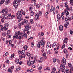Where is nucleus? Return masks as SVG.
Returning <instances> with one entry per match:
<instances>
[{
	"mask_svg": "<svg viewBox=\"0 0 73 73\" xmlns=\"http://www.w3.org/2000/svg\"><path fill=\"white\" fill-rule=\"evenodd\" d=\"M47 12H46L45 13V17L46 18H48V14H49V12L50 11L49 10H47Z\"/></svg>",
	"mask_w": 73,
	"mask_h": 73,
	"instance_id": "6e6552de",
	"label": "nucleus"
},
{
	"mask_svg": "<svg viewBox=\"0 0 73 73\" xmlns=\"http://www.w3.org/2000/svg\"><path fill=\"white\" fill-rule=\"evenodd\" d=\"M27 65L28 66H31V65H33L34 64V61H31V60H28L27 61Z\"/></svg>",
	"mask_w": 73,
	"mask_h": 73,
	"instance_id": "20e7f679",
	"label": "nucleus"
},
{
	"mask_svg": "<svg viewBox=\"0 0 73 73\" xmlns=\"http://www.w3.org/2000/svg\"><path fill=\"white\" fill-rule=\"evenodd\" d=\"M21 34H22V33H21L20 32V31H19L18 32H17L16 33L15 35H21Z\"/></svg>",
	"mask_w": 73,
	"mask_h": 73,
	"instance_id": "bb28decb",
	"label": "nucleus"
},
{
	"mask_svg": "<svg viewBox=\"0 0 73 73\" xmlns=\"http://www.w3.org/2000/svg\"><path fill=\"white\" fill-rule=\"evenodd\" d=\"M64 11L65 13H66V16H67L69 15V13L68 12V10L67 9H65L64 10Z\"/></svg>",
	"mask_w": 73,
	"mask_h": 73,
	"instance_id": "f8f14e48",
	"label": "nucleus"
},
{
	"mask_svg": "<svg viewBox=\"0 0 73 73\" xmlns=\"http://www.w3.org/2000/svg\"><path fill=\"white\" fill-rule=\"evenodd\" d=\"M30 14L31 16H33V15H34L35 13H34V12H33L31 11V12H30Z\"/></svg>",
	"mask_w": 73,
	"mask_h": 73,
	"instance_id": "393cba45",
	"label": "nucleus"
},
{
	"mask_svg": "<svg viewBox=\"0 0 73 73\" xmlns=\"http://www.w3.org/2000/svg\"><path fill=\"white\" fill-rule=\"evenodd\" d=\"M16 35L17 36V35L15 34L13 37V40H14L15 38H16Z\"/></svg>",
	"mask_w": 73,
	"mask_h": 73,
	"instance_id": "ea45409f",
	"label": "nucleus"
},
{
	"mask_svg": "<svg viewBox=\"0 0 73 73\" xmlns=\"http://www.w3.org/2000/svg\"><path fill=\"white\" fill-rule=\"evenodd\" d=\"M65 21H70L71 20V18L66 17L65 19Z\"/></svg>",
	"mask_w": 73,
	"mask_h": 73,
	"instance_id": "f3484780",
	"label": "nucleus"
},
{
	"mask_svg": "<svg viewBox=\"0 0 73 73\" xmlns=\"http://www.w3.org/2000/svg\"><path fill=\"white\" fill-rule=\"evenodd\" d=\"M14 56H15V54H12L11 56V58H13L14 57Z\"/></svg>",
	"mask_w": 73,
	"mask_h": 73,
	"instance_id": "a19ab883",
	"label": "nucleus"
},
{
	"mask_svg": "<svg viewBox=\"0 0 73 73\" xmlns=\"http://www.w3.org/2000/svg\"><path fill=\"white\" fill-rule=\"evenodd\" d=\"M38 17H39V15L36 13V15H35V17L34 18V20L36 21L37 20V19L38 20L39 19Z\"/></svg>",
	"mask_w": 73,
	"mask_h": 73,
	"instance_id": "1a4fd4ad",
	"label": "nucleus"
},
{
	"mask_svg": "<svg viewBox=\"0 0 73 73\" xmlns=\"http://www.w3.org/2000/svg\"><path fill=\"white\" fill-rule=\"evenodd\" d=\"M18 4H19L16 3V1H14L13 4V6L14 7L15 9H16L18 7Z\"/></svg>",
	"mask_w": 73,
	"mask_h": 73,
	"instance_id": "423d86ee",
	"label": "nucleus"
},
{
	"mask_svg": "<svg viewBox=\"0 0 73 73\" xmlns=\"http://www.w3.org/2000/svg\"><path fill=\"white\" fill-rule=\"evenodd\" d=\"M46 70L48 71L50 70V68L49 67H47L46 68Z\"/></svg>",
	"mask_w": 73,
	"mask_h": 73,
	"instance_id": "052dcab7",
	"label": "nucleus"
},
{
	"mask_svg": "<svg viewBox=\"0 0 73 73\" xmlns=\"http://www.w3.org/2000/svg\"><path fill=\"white\" fill-rule=\"evenodd\" d=\"M27 31V34H29V31L27 29V31Z\"/></svg>",
	"mask_w": 73,
	"mask_h": 73,
	"instance_id": "69168bd1",
	"label": "nucleus"
},
{
	"mask_svg": "<svg viewBox=\"0 0 73 73\" xmlns=\"http://www.w3.org/2000/svg\"><path fill=\"white\" fill-rule=\"evenodd\" d=\"M15 17V15H12L11 16V19H13V18H14Z\"/></svg>",
	"mask_w": 73,
	"mask_h": 73,
	"instance_id": "6e6d98bb",
	"label": "nucleus"
},
{
	"mask_svg": "<svg viewBox=\"0 0 73 73\" xmlns=\"http://www.w3.org/2000/svg\"><path fill=\"white\" fill-rule=\"evenodd\" d=\"M42 13H41V11H40L38 15L39 16H41V15Z\"/></svg>",
	"mask_w": 73,
	"mask_h": 73,
	"instance_id": "de8ad7c7",
	"label": "nucleus"
},
{
	"mask_svg": "<svg viewBox=\"0 0 73 73\" xmlns=\"http://www.w3.org/2000/svg\"><path fill=\"white\" fill-rule=\"evenodd\" d=\"M49 42H47V48H49Z\"/></svg>",
	"mask_w": 73,
	"mask_h": 73,
	"instance_id": "37998d69",
	"label": "nucleus"
},
{
	"mask_svg": "<svg viewBox=\"0 0 73 73\" xmlns=\"http://www.w3.org/2000/svg\"><path fill=\"white\" fill-rule=\"evenodd\" d=\"M5 11V13H8V8L6 7V8L4 9Z\"/></svg>",
	"mask_w": 73,
	"mask_h": 73,
	"instance_id": "c756f323",
	"label": "nucleus"
},
{
	"mask_svg": "<svg viewBox=\"0 0 73 73\" xmlns=\"http://www.w3.org/2000/svg\"><path fill=\"white\" fill-rule=\"evenodd\" d=\"M50 50H48L47 51V54H50Z\"/></svg>",
	"mask_w": 73,
	"mask_h": 73,
	"instance_id": "e2e57ef3",
	"label": "nucleus"
},
{
	"mask_svg": "<svg viewBox=\"0 0 73 73\" xmlns=\"http://www.w3.org/2000/svg\"><path fill=\"white\" fill-rule=\"evenodd\" d=\"M2 36L3 37H5V36H6V34H5V33L4 32H3L2 33Z\"/></svg>",
	"mask_w": 73,
	"mask_h": 73,
	"instance_id": "f704fd0d",
	"label": "nucleus"
},
{
	"mask_svg": "<svg viewBox=\"0 0 73 73\" xmlns=\"http://www.w3.org/2000/svg\"><path fill=\"white\" fill-rule=\"evenodd\" d=\"M56 68L54 67H53L52 69V72H51V73H55L56 72Z\"/></svg>",
	"mask_w": 73,
	"mask_h": 73,
	"instance_id": "6ab92c4d",
	"label": "nucleus"
},
{
	"mask_svg": "<svg viewBox=\"0 0 73 73\" xmlns=\"http://www.w3.org/2000/svg\"><path fill=\"white\" fill-rule=\"evenodd\" d=\"M33 9V8L32 7L29 8V11H31Z\"/></svg>",
	"mask_w": 73,
	"mask_h": 73,
	"instance_id": "8fccbe9b",
	"label": "nucleus"
},
{
	"mask_svg": "<svg viewBox=\"0 0 73 73\" xmlns=\"http://www.w3.org/2000/svg\"><path fill=\"white\" fill-rule=\"evenodd\" d=\"M50 6L49 5V4H48L47 5V8L48 9V11H49V10L50 9Z\"/></svg>",
	"mask_w": 73,
	"mask_h": 73,
	"instance_id": "cd10ccee",
	"label": "nucleus"
},
{
	"mask_svg": "<svg viewBox=\"0 0 73 73\" xmlns=\"http://www.w3.org/2000/svg\"><path fill=\"white\" fill-rule=\"evenodd\" d=\"M8 72H10V73H12V70L11 68H10L8 69Z\"/></svg>",
	"mask_w": 73,
	"mask_h": 73,
	"instance_id": "4be33fe9",
	"label": "nucleus"
},
{
	"mask_svg": "<svg viewBox=\"0 0 73 73\" xmlns=\"http://www.w3.org/2000/svg\"><path fill=\"white\" fill-rule=\"evenodd\" d=\"M44 33H42V32L41 33L40 36H44Z\"/></svg>",
	"mask_w": 73,
	"mask_h": 73,
	"instance_id": "bf43d9fd",
	"label": "nucleus"
},
{
	"mask_svg": "<svg viewBox=\"0 0 73 73\" xmlns=\"http://www.w3.org/2000/svg\"><path fill=\"white\" fill-rule=\"evenodd\" d=\"M16 38H17V39H19L20 40H21L22 38H21V36H18V35H16Z\"/></svg>",
	"mask_w": 73,
	"mask_h": 73,
	"instance_id": "dca6fc26",
	"label": "nucleus"
},
{
	"mask_svg": "<svg viewBox=\"0 0 73 73\" xmlns=\"http://www.w3.org/2000/svg\"><path fill=\"white\" fill-rule=\"evenodd\" d=\"M23 48L25 50H27V49H28V46H27L26 45H25L23 47Z\"/></svg>",
	"mask_w": 73,
	"mask_h": 73,
	"instance_id": "a878e982",
	"label": "nucleus"
},
{
	"mask_svg": "<svg viewBox=\"0 0 73 73\" xmlns=\"http://www.w3.org/2000/svg\"><path fill=\"white\" fill-rule=\"evenodd\" d=\"M21 53L23 55L25 54V50H23L21 52Z\"/></svg>",
	"mask_w": 73,
	"mask_h": 73,
	"instance_id": "c85d7f7f",
	"label": "nucleus"
},
{
	"mask_svg": "<svg viewBox=\"0 0 73 73\" xmlns=\"http://www.w3.org/2000/svg\"><path fill=\"white\" fill-rule=\"evenodd\" d=\"M64 42H68V38H65L64 40Z\"/></svg>",
	"mask_w": 73,
	"mask_h": 73,
	"instance_id": "e433bc0d",
	"label": "nucleus"
},
{
	"mask_svg": "<svg viewBox=\"0 0 73 73\" xmlns=\"http://www.w3.org/2000/svg\"><path fill=\"white\" fill-rule=\"evenodd\" d=\"M23 12V10L21 9L20 11H19L17 12L16 14V17H17V19L18 20V22H19L23 20L22 17V15L21 13Z\"/></svg>",
	"mask_w": 73,
	"mask_h": 73,
	"instance_id": "f03ea898",
	"label": "nucleus"
},
{
	"mask_svg": "<svg viewBox=\"0 0 73 73\" xmlns=\"http://www.w3.org/2000/svg\"><path fill=\"white\" fill-rule=\"evenodd\" d=\"M11 14H8L7 15V16L8 17H11Z\"/></svg>",
	"mask_w": 73,
	"mask_h": 73,
	"instance_id": "4c0bfd02",
	"label": "nucleus"
},
{
	"mask_svg": "<svg viewBox=\"0 0 73 73\" xmlns=\"http://www.w3.org/2000/svg\"><path fill=\"white\" fill-rule=\"evenodd\" d=\"M36 7L37 8H39L40 7V5L38 4V5H36Z\"/></svg>",
	"mask_w": 73,
	"mask_h": 73,
	"instance_id": "4d7b16f0",
	"label": "nucleus"
},
{
	"mask_svg": "<svg viewBox=\"0 0 73 73\" xmlns=\"http://www.w3.org/2000/svg\"><path fill=\"white\" fill-rule=\"evenodd\" d=\"M68 52V51H67V50L66 49H64L63 50V52L64 53H67V52Z\"/></svg>",
	"mask_w": 73,
	"mask_h": 73,
	"instance_id": "72a5a7b5",
	"label": "nucleus"
},
{
	"mask_svg": "<svg viewBox=\"0 0 73 73\" xmlns=\"http://www.w3.org/2000/svg\"><path fill=\"white\" fill-rule=\"evenodd\" d=\"M28 36V35H27V34L26 33H23V35L22 36L23 37H25V38H27V36Z\"/></svg>",
	"mask_w": 73,
	"mask_h": 73,
	"instance_id": "a211bd4d",
	"label": "nucleus"
},
{
	"mask_svg": "<svg viewBox=\"0 0 73 73\" xmlns=\"http://www.w3.org/2000/svg\"><path fill=\"white\" fill-rule=\"evenodd\" d=\"M6 62L7 64H9V60H7L6 61Z\"/></svg>",
	"mask_w": 73,
	"mask_h": 73,
	"instance_id": "338daca9",
	"label": "nucleus"
},
{
	"mask_svg": "<svg viewBox=\"0 0 73 73\" xmlns=\"http://www.w3.org/2000/svg\"><path fill=\"white\" fill-rule=\"evenodd\" d=\"M10 1H11L10 0H6L5 2V4H8L10 3Z\"/></svg>",
	"mask_w": 73,
	"mask_h": 73,
	"instance_id": "aec40b11",
	"label": "nucleus"
},
{
	"mask_svg": "<svg viewBox=\"0 0 73 73\" xmlns=\"http://www.w3.org/2000/svg\"><path fill=\"white\" fill-rule=\"evenodd\" d=\"M30 22L31 23H33V20L32 19H31Z\"/></svg>",
	"mask_w": 73,
	"mask_h": 73,
	"instance_id": "0e129e2a",
	"label": "nucleus"
},
{
	"mask_svg": "<svg viewBox=\"0 0 73 73\" xmlns=\"http://www.w3.org/2000/svg\"><path fill=\"white\" fill-rule=\"evenodd\" d=\"M68 66L70 68H71L72 67V65L70 63H68Z\"/></svg>",
	"mask_w": 73,
	"mask_h": 73,
	"instance_id": "2f4dec72",
	"label": "nucleus"
},
{
	"mask_svg": "<svg viewBox=\"0 0 73 73\" xmlns=\"http://www.w3.org/2000/svg\"><path fill=\"white\" fill-rule=\"evenodd\" d=\"M9 44L11 45L12 43V41L11 40H9Z\"/></svg>",
	"mask_w": 73,
	"mask_h": 73,
	"instance_id": "13d9d810",
	"label": "nucleus"
},
{
	"mask_svg": "<svg viewBox=\"0 0 73 73\" xmlns=\"http://www.w3.org/2000/svg\"><path fill=\"white\" fill-rule=\"evenodd\" d=\"M8 26H9V24H8V23L5 24V26L3 27V28L4 29L5 31H7V30L8 28H6V27H8Z\"/></svg>",
	"mask_w": 73,
	"mask_h": 73,
	"instance_id": "0eeeda50",
	"label": "nucleus"
},
{
	"mask_svg": "<svg viewBox=\"0 0 73 73\" xmlns=\"http://www.w3.org/2000/svg\"><path fill=\"white\" fill-rule=\"evenodd\" d=\"M56 61L57 62H58V63H59V64H60V60H59L58 59H57Z\"/></svg>",
	"mask_w": 73,
	"mask_h": 73,
	"instance_id": "3c124183",
	"label": "nucleus"
},
{
	"mask_svg": "<svg viewBox=\"0 0 73 73\" xmlns=\"http://www.w3.org/2000/svg\"><path fill=\"white\" fill-rule=\"evenodd\" d=\"M57 18L59 20H61V17L59 14H57Z\"/></svg>",
	"mask_w": 73,
	"mask_h": 73,
	"instance_id": "ddd939ff",
	"label": "nucleus"
},
{
	"mask_svg": "<svg viewBox=\"0 0 73 73\" xmlns=\"http://www.w3.org/2000/svg\"><path fill=\"white\" fill-rule=\"evenodd\" d=\"M23 23H25V24H27V23H28V20H25L24 21H23Z\"/></svg>",
	"mask_w": 73,
	"mask_h": 73,
	"instance_id": "c9c22d12",
	"label": "nucleus"
},
{
	"mask_svg": "<svg viewBox=\"0 0 73 73\" xmlns=\"http://www.w3.org/2000/svg\"><path fill=\"white\" fill-rule=\"evenodd\" d=\"M27 29H24L23 31V33H25V31H27Z\"/></svg>",
	"mask_w": 73,
	"mask_h": 73,
	"instance_id": "c03bdc74",
	"label": "nucleus"
},
{
	"mask_svg": "<svg viewBox=\"0 0 73 73\" xmlns=\"http://www.w3.org/2000/svg\"><path fill=\"white\" fill-rule=\"evenodd\" d=\"M14 1H16V3L18 4V5H19L20 4V2H21V0H15Z\"/></svg>",
	"mask_w": 73,
	"mask_h": 73,
	"instance_id": "412c9836",
	"label": "nucleus"
},
{
	"mask_svg": "<svg viewBox=\"0 0 73 73\" xmlns=\"http://www.w3.org/2000/svg\"><path fill=\"white\" fill-rule=\"evenodd\" d=\"M30 53L29 52H27L26 54V55L27 56H30Z\"/></svg>",
	"mask_w": 73,
	"mask_h": 73,
	"instance_id": "5fc2aeb1",
	"label": "nucleus"
},
{
	"mask_svg": "<svg viewBox=\"0 0 73 73\" xmlns=\"http://www.w3.org/2000/svg\"><path fill=\"white\" fill-rule=\"evenodd\" d=\"M46 53H44L43 54V56L46 57Z\"/></svg>",
	"mask_w": 73,
	"mask_h": 73,
	"instance_id": "58836bf2",
	"label": "nucleus"
},
{
	"mask_svg": "<svg viewBox=\"0 0 73 73\" xmlns=\"http://www.w3.org/2000/svg\"><path fill=\"white\" fill-rule=\"evenodd\" d=\"M65 47V45H63L61 47L62 49H63V48H64Z\"/></svg>",
	"mask_w": 73,
	"mask_h": 73,
	"instance_id": "774afa93",
	"label": "nucleus"
},
{
	"mask_svg": "<svg viewBox=\"0 0 73 73\" xmlns=\"http://www.w3.org/2000/svg\"><path fill=\"white\" fill-rule=\"evenodd\" d=\"M66 59L64 58H63V59L61 61V63H63L62 64H61L60 65V70H58V72H58V73H60L61 72V71L60 70H61L62 72H64V70L65 69V65L66 64Z\"/></svg>",
	"mask_w": 73,
	"mask_h": 73,
	"instance_id": "f257e3e1",
	"label": "nucleus"
},
{
	"mask_svg": "<svg viewBox=\"0 0 73 73\" xmlns=\"http://www.w3.org/2000/svg\"><path fill=\"white\" fill-rule=\"evenodd\" d=\"M56 43L55 42H54L52 44V47H54V46H56Z\"/></svg>",
	"mask_w": 73,
	"mask_h": 73,
	"instance_id": "79ce46f5",
	"label": "nucleus"
},
{
	"mask_svg": "<svg viewBox=\"0 0 73 73\" xmlns=\"http://www.w3.org/2000/svg\"><path fill=\"white\" fill-rule=\"evenodd\" d=\"M33 69H31L29 70V72H33L34 71Z\"/></svg>",
	"mask_w": 73,
	"mask_h": 73,
	"instance_id": "864d4df0",
	"label": "nucleus"
},
{
	"mask_svg": "<svg viewBox=\"0 0 73 73\" xmlns=\"http://www.w3.org/2000/svg\"><path fill=\"white\" fill-rule=\"evenodd\" d=\"M16 64H19V59L16 58L15 60Z\"/></svg>",
	"mask_w": 73,
	"mask_h": 73,
	"instance_id": "5701e85b",
	"label": "nucleus"
},
{
	"mask_svg": "<svg viewBox=\"0 0 73 73\" xmlns=\"http://www.w3.org/2000/svg\"><path fill=\"white\" fill-rule=\"evenodd\" d=\"M7 33L8 34L10 33V30H8L7 31Z\"/></svg>",
	"mask_w": 73,
	"mask_h": 73,
	"instance_id": "680f3d73",
	"label": "nucleus"
},
{
	"mask_svg": "<svg viewBox=\"0 0 73 73\" xmlns=\"http://www.w3.org/2000/svg\"><path fill=\"white\" fill-rule=\"evenodd\" d=\"M34 45V43L32 42L31 43V46H32V47Z\"/></svg>",
	"mask_w": 73,
	"mask_h": 73,
	"instance_id": "09e8293b",
	"label": "nucleus"
},
{
	"mask_svg": "<svg viewBox=\"0 0 73 73\" xmlns=\"http://www.w3.org/2000/svg\"><path fill=\"white\" fill-rule=\"evenodd\" d=\"M69 22H67L65 23V24H64V26L65 28H68L67 27V26H68V25H69Z\"/></svg>",
	"mask_w": 73,
	"mask_h": 73,
	"instance_id": "4468645a",
	"label": "nucleus"
},
{
	"mask_svg": "<svg viewBox=\"0 0 73 73\" xmlns=\"http://www.w3.org/2000/svg\"><path fill=\"white\" fill-rule=\"evenodd\" d=\"M4 1H5L4 0H1V1H0V5H1V4H4Z\"/></svg>",
	"mask_w": 73,
	"mask_h": 73,
	"instance_id": "b1692460",
	"label": "nucleus"
},
{
	"mask_svg": "<svg viewBox=\"0 0 73 73\" xmlns=\"http://www.w3.org/2000/svg\"><path fill=\"white\" fill-rule=\"evenodd\" d=\"M24 24V22H22L21 23L18 24V28L20 29L21 28V26Z\"/></svg>",
	"mask_w": 73,
	"mask_h": 73,
	"instance_id": "9d476101",
	"label": "nucleus"
},
{
	"mask_svg": "<svg viewBox=\"0 0 73 73\" xmlns=\"http://www.w3.org/2000/svg\"><path fill=\"white\" fill-rule=\"evenodd\" d=\"M5 16H6V15L5 14H2V17L4 19V18L5 17Z\"/></svg>",
	"mask_w": 73,
	"mask_h": 73,
	"instance_id": "a18cd8bd",
	"label": "nucleus"
},
{
	"mask_svg": "<svg viewBox=\"0 0 73 73\" xmlns=\"http://www.w3.org/2000/svg\"><path fill=\"white\" fill-rule=\"evenodd\" d=\"M25 28H27V29L29 30V29H31V27L30 26L28 25H26V26H25Z\"/></svg>",
	"mask_w": 73,
	"mask_h": 73,
	"instance_id": "9b49d317",
	"label": "nucleus"
},
{
	"mask_svg": "<svg viewBox=\"0 0 73 73\" xmlns=\"http://www.w3.org/2000/svg\"><path fill=\"white\" fill-rule=\"evenodd\" d=\"M50 12H53V15L55 14L56 12V10H55V7H53V6L52 5L51 6V9H50Z\"/></svg>",
	"mask_w": 73,
	"mask_h": 73,
	"instance_id": "39448f33",
	"label": "nucleus"
},
{
	"mask_svg": "<svg viewBox=\"0 0 73 73\" xmlns=\"http://www.w3.org/2000/svg\"><path fill=\"white\" fill-rule=\"evenodd\" d=\"M53 60L54 63H55L56 62V58H53Z\"/></svg>",
	"mask_w": 73,
	"mask_h": 73,
	"instance_id": "473e14b6",
	"label": "nucleus"
},
{
	"mask_svg": "<svg viewBox=\"0 0 73 73\" xmlns=\"http://www.w3.org/2000/svg\"><path fill=\"white\" fill-rule=\"evenodd\" d=\"M1 21L2 22V23H4V19L3 18L1 20Z\"/></svg>",
	"mask_w": 73,
	"mask_h": 73,
	"instance_id": "603ef678",
	"label": "nucleus"
},
{
	"mask_svg": "<svg viewBox=\"0 0 73 73\" xmlns=\"http://www.w3.org/2000/svg\"><path fill=\"white\" fill-rule=\"evenodd\" d=\"M22 63H23V62L22 61H21L19 62V63H18L19 65H21V64H22Z\"/></svg>",
	"mask_w": 73,
	"mask_h": 73,
	"instance_id": "49530a36",
	"label": "nucleus"
},
{
	"mask_svg": "<svg viewBox=\"0 0 73 73\" xmlns=\"http://www.w3.org/2000/svg\"><path fill=\"white\" fill-rule=\"evenodd\" d=\"M69 69H66V71L64 72V73H69Z\"/></svg>",
	"mask_w": 73,
	"mask_h": 73,
	"instance_id": "7c9ffc66",
	"label": "nucleus"
},
{
	"mask_svg": "<svg viewBox=\"0 0 73 73\" xmlns=\"http://www.w3.org/2000/svg\"><path fill=\"white\" fill-rule=\"evenodd\" d=\"M59 29L60 31H63L64 29V28H63V26L61 25H60L59 27Z\"/></svg>",
	"mask_w": 73,
	"mask_h": 73,
	"instance_id": "2eb2a0df",
	"label": "nucleus"
},
{
	"mask_svg": "<svg viewBox=\"0 0 73 73\" xmlns=\"http://www.w3.org/2000/svg\"><path fill=\"white\" fill-rule=\"evenodd\" d=\"M45 41H44L43 39H42L41 41L39 42L37 44V46L38 48H40V45H41L42 47V48L44 47V45H45Z\"/></svg>",
	"mask_w": 73,
	"mask_h": 73,
	"instance_id": "7ed1b4c3",
	"label": "nucleus"
}]
</instances>
